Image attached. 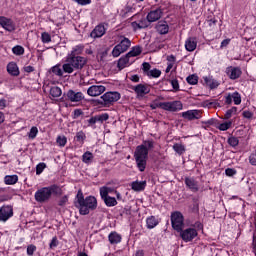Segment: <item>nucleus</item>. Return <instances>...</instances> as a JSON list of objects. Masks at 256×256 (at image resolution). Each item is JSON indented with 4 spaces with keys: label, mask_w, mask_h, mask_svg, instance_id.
<instances>
[{
    "label": "nucleus",
    "mask_w": 256,
    "mask_h": 256,
    "mask_svg": "<svg viewBox=\"0 0 256 256\" xmlns=\"http://www.w3.org/2000/svg\"><path fill=\"white\" fill-rule=\"evenodd\" d=\"M83 49H85L83 45H76L66 55L65 63L62 65L64 73L71 75L74 71H81L87 65V57L81 56Z\"/></svg>",
    "instance_id": "1"
},
{
    "label": "nucleus",
    "mask_w": 256,
    "mask_h": 256,
    "mask_svg": "<svg viewBox=\"0 0 256 256\" xmlns=\"http://www.w3.org/2000/svg\"><path fill=\"white\" fill-rule=\"evenodd\" d=\"M155 147V142L153 139L143 141V144L136 147L134 152V158L136 161V167L138 171L143 173L147 169V159L149 157V149Z\"/></svg>",
    "instance_id": "2"
},
{
    "label": "nucleus",
    "mask_w": 256,
    "mask_h": 256,
    "mask_svg": "<svg viewBox=\"0 0 256 256\" xmlns=\"http://www.w3.org/2000/svg\"><path fill=\"white\" fill-rule=\"evenodd\" d=\"M75 207L79 209L80 215H89L90 211L97 209V198L95 196H83V192L78 191L75 198Z\"/></svg>",
    "instance_id": "3"
},
{
    "label": "nucleus",
    "mask_w": 256,
    "mask_h": 256,
    "mask_svg": "<svg viewBox=\"0 0 256 256\" xmlns=\"http://www.w3.org/2000/svg\"><path fill=\"white\" fill-rule=\"evenodd\" d=\"M53 193H59V186L51 185L40 188L34 194L35 201H37V203H47V201L51 199Z\"/></svg>",
    "instance_id": "4"
},
{
    "label": "nucleus",
    "mask_w": 256,
    "mask_h": 256,
    "mask_svg": "<svg viewBox=\"0 0 256 256\" xmlns=\"http://www.w3.org/2000/svg\"><path fill=\"white\" fill-rule=\"evenodd\" d=\"M170 219L172 229H174V231H177V233L183 231V227L185 226V218L183 217V213L179 211L172 212Z\"/></svg>",
    "instance_id": "5"
},
{
    "label": "nucleus",
    "mask_w": 256,
    "mask_h": 256,
    "mask_svg": "<svg viewBox=\"0 0 256 256\" xmlns=\"http://www.w3.org/2000/svg\"><path fill=\"white\" fill-rule=\"evenodd\" d=\"M131 47V40L125 36H120V42L112 50L113 57H119L121 53H125Z\"/></svg>",
    "instance_id": "6"
},
{
    "label": "nucleus",
    "mask_w": 256,
    "mask_h": 256,
    "mask_svg": "<svg viewBox=\"0 0 256 256\" xmlns=\"http://www.w3.org/2000/svg\"><path fill=\"white\" fill-rule=\"evenodd\" d=\"M158 107L163 109L164 111H170L175 113L177 111L183 110V103L181 101H172V102H160Z\"/></svg>",
    "instance_id": "7"
},
{
    "label": "nucleus",
    "mask_w": 256,
    "mask_h": 256,
    "mask_svg": "<svg viewBox=\"0 0 256 256\" xmlns=\"http://www.w3.org/2000/svg\"><path fill=\"white\" fill-rule=\"evenodd\" d=\"M104 105H111V103H117L121 99V93L117 91L106 92L101 96Z\"/></svg>",
    "instance_id": "8"
},
{
    "label": "nucleus",
    "mask_w": 256,
    "mask_h": 256,
    "mask_svg": "<svg viewBox=\"0 0 256 256\" xmlns=\"http://www.w3.org/2000/svg\"><path fill=\"white\" fill-rule=\"evenodd\" d=\"M0 27L5 29V31H8V33H13V31L17 29L15 21L5 16H0Z\"/></svg>",
    "instance_id": "9"
},
{
    "label": "nucleus",
    "mask_w": 256,
    "mask_h": 256,
    "mask_svg": "<svg viewBox=\"0 0 256 256\" xmlns=\"http://www.w3.org/2000/svg\"><path fill=\"white\" fill-rule=\"evenodd\" d=\"M180 237L185 241V243H189L190 241H193L195 237H197L198 233L195 228H187L185 230H181Z\"/></svg>",
    "instance_id": "10"
},
{
    "label": "nucleus",
    "mask_w": 256,
    "mask_h": 256,
    "mask_svg": "<svg viewBox=\"0 0 256 256\" xmlns=\"http://www.w3.org/2000/svg\"><path fill=\"white\" fill-rule=\"evenodd\" d=\"M133 91L137 95L138 99L141 97H145V95H149L151 93V86L149 84H138L133 86Z\"/></svg>",
    "instance_id": "11"
},
{
    "label": "nucleus",
    "mask_w": 256,
    "mask_h": 256,
    "mask_svg": "<svg viewBox=\"0 0 256 256\" xmlns=\"http://www.w3.org/2000/svg\"><path fill=\"white\" fill-rule=\"evenodd\" d=\"M163 17V9L156 8L154 10H151L147 16L146 19L148 23H155L156 21H159Z\"/></svg>",
    "instance_id": "12"
},
{
    "label": "nucleus",
    "mask_w": 256,
    "mask_h": 256,
    "mask_svg": "<svg viewBox=\"0 0 256 256\" xmlns=\"http://www.w3.org/2000/svg\"><path fill=\"white\" fill-rule=\"evenodd\" d=\"M184 183H185L187 189H189V191H191L192 193H197L200 189L199 181H197L193 177H185Z\"/></svg>",
    "instance_id": "13"
},
{
    "label": "nucleus",
    "mask_w": 256,
    "mask_h": 256,
    "mask_svg": "<svg viewBox=\"0 0 256 256\" xmlns=\"http://www.w3.org/2000/svg\"><path fill=\"white\" fill-rule=\"evenodd\" d=\"M13 215V207L9 205H4L0 208V221H9Z\"/></svg>",
    "instance_id": "14"
},
{
    "label": "nucleus",
    "mask_w": 256,
    "mask_h": 256,
    "mask_svg": "<svg viewBox=\"0 0 256 256\" xmlns=\"http://www.w3.org/2000/svg\"><path fill=\"white\" fill-rule=\"evenodd\" d=\"M234 102V105H241V94L237 91L233 93H228L225 96L226 105H231Z\"/></svg>",
    "instance_id": "15"
},
{
    "label": "nucleus",
    "mask_w": 256,
    "mask_h": 256,
    "mask_svg": "<svg viewBox=\"0 0 256 256\" xmlns=\"http://www.w3.org/2000/svg\"><path fill=\"white\" fill-rule=\"evenodd\" d=\"M106 89L107 88L103 85H92L88 88L87 93L89 97H99V95H103Z\"/></svg>",
    "instance_id": "16"
},
{
    "label": "nucleus",
    "mask_w": 256,
    "mask_h": 256,
    "mask_svg": "<svg viewBox=\"0 0 256 256\" xmlns=\"http://www.w3.org/2000/svg\"><path fill=\"white\" fill-rule=\"evenodd\" d=\"M105 33H107V28H105V25L98 24L97 26H95V28L90 33V37L92 39H101V37H103V35H105Z\"/></svg>",
    "instance_id": "17"
},
{
    "label": "nucleus",
    "mask_w": 256,
    "mask_h": 256,
    "mask_svg": "<svg viewBox=\"0 0 256 256\" xmlns=\"http://www.w3.org/2000/svg\"><path fill=\"white\" fill-rule=\"evenodd\" d=\"M241 68L239 67H233L229 66L226 68V75L231 79L232 81H235V79H239L242 75Z\"/></svg>",
    "instance_id": "18"
},
{
    "label": "nucleus",
    "mask_w": 256,
    "mask_h": 256,
    "mask_svg": "<svg viewBox=\"0 0 256 256\" xmlns=\"http://www.w3.org/2000/svg\"><path fill=\"white\" fill-rule=\"evenodd\" d=\"M66 95L71 103H79L85 99V95H83L82 92H77L74 90H68Z\"/></svg>",
    "instance_id": "19"
},
{
    "label": "nucleus",
    "mask_w": 256,
    "mask_h": 256,
    "mask_svg": "<svg viewBox=\"0 0 256 256\" xmlns=\"http://www.w3.org/2000/svg\"><path fill=\"white\" fill-rule=\"evenodd\" d=\"M181 115L187 121H194V119H201V110H187L182 112Z\"/></svg>",
    "instance_id": "20"
},
{
    "label": "nucleus",
    "mask_w": 256,
    "mask_h": 256,
    "mask_svg": "<svg viewBox=\"0 0 256 256\" xmlns=\"http://www.w3.org/2000/svg\"><path fill=\"white\" fill-rule=\"evenodd\" d=\"M155 29L159 35H167V33H169V24L167 21H158Z\"/></svg>",
    "instance_id": "21"
},
{
    "label": "nucleus",
    "mask_w": 256,
    "mask_h": 256,
    "mask_svg": "<svg viewBox=\"0 0 256 256\" xmlns=\"http://www.w3.org/2000/svg\"><path fill=\"white\" fill-rule=\"evenodd\" d=\"M185 49L189 53H193L195 49H197V38L195 37H189L185 41Z\"/></svg>",
    "instance_id": "22"
},
{
    "label": "nucleus",
    "mask_w": 256,
    "mask_h": 256,
    "mask_svg": "<svg viewBox=\"0 0 256 256\" xmlns=\"http://www.w3.org/2000/svg\"><path fill=\"white\" fill-rule=\"evenodd\" d=\"M131 189L136 192L145 191L147 187V181H133L130 185Z\"/></svg>",
    "instance_id": "23"
},
{
    "label": "nucleus",
    "mask_w": 256,
    "mask_h": 256,
    "mask_svg": "<svg viewBox=\"0 0 256 256\" xmlns=\"http://www.w3.org/2000/svg\"><path fill=\"white\" fill-rule=\"evenodd\" d=\"M131 57L128 56V54L122 56L119 60H118V64L117 67L118 69H125V67H129V65H131Z\"/></svg>",
    "instance_id": "24"
},
{
    "label": "nucleus",
    "mask_w": 256,
    "mask_h": 256,
    "mask_svg": "<svg viewBox=\"0 0 256 256\" xmlns=\"http://www.w3.org/2000/svg\"><path fill=\"white\" fill-rule=\"evenodd\" d=\"M122 237L119 233H117L116 231L111 232L108 235V241L111 245H117L119 243H121Z\"/></svg>",
    "instance_id": "25"
},
{
    "label": "nucleus",
    "mask_w": 256,
    "mask_h": 256,
    "mask_svg": "<svg viewBox=\"0 0 256 256\" xmlns=\"http://www.w3.org/2000/svg\"><path fill=\"white\" fill-rule=\"evenodd\" d=\"M7 72L9 73V75H12L13 77H18L19 66H17V63H15V62L8 63Z\"/></svg>",
    "instance_id": "26"
},
{
    "label": "nucleus",
    "mask_w": 256,
    "mask_h": 256,
    "mask_svg": "<svg viewBox=\"0 0 256 256\" xmlns=\"http://www.w3.org/2000/svg\"><path fill=\"white\" fill-rule=\"evenodd\" d=\"M157 225H159V219H157L155 216H150L146 218L147 229H155Z\"/></svg>",
    "instance_id": "27"
},
{
    "label": "nucleus",
    "mask_w": 256,
    "mask_h": 256,
    "mask_svg": "<svg viewBox=\"0 0 256 256\" xmlns=\"http://www.w3.org/2000/svg\"><path fill=\"white\" fill-rule=\"evenodd\" d=\"M204 82L206 83L207 87L211 89H217V87H219V82L213 79V77H204Z\"/></svg>",
    "instance_id": "28"
},
{
    "label": "nucleus",
    "mask_w": 256,
    "mask_h": 256,
    "mask_svg": "<svg viewBox=\"0 0 256 256\" xmlns=\"http://www.w3.org/2000/svg\"><path fill=\"white\" fill-rule=\"evenodd\" d=\"M19 181V176L17 175H7L4 177L5 185H15Z\"/></svg>",
    "instance_id": "29"
},
{
    "label": "nucleus",
    "mask_w": 256,
    "mask_h": 256,
    "mask_svg": "<svg viewBox=\"0 0 256 256\" xmlns=\"http://www.w3.org/2000/svg\"><path fill=\"white\" fill-rule=\"evenodd\" d=\"M95 158V156L93 155V153L86 151L83 155H82V161L85 163V165H91V163H93V159Z\"/></svg>",
    "instance_id": "30"
},
{
    "label": "nucleus",
    "mask_w": 256,
    "mask_h": 256,
    "mask_svg": "<svg viewBox=\"0 0 256 256\" xmlns=\"http://www.w3.org/2000/svg\"><path fill=\"white\" fill-rule=\"evenodd\" d=\"M131 27L134 31H138V29H145L147 27V23L145 20H141L140 22L134 21L131 23Z\"/></svg>",
    "instance_id": "31"
},
{
    "label": "nucleus",
    "mask_w": 256,
    "mask_h": 256,
    "mask_svg": "<svg viewBox=\"0 0 256 256\" xmlns=\"http://www.w3.org/2000/svg\"><path fill=\"white\" fill-rule=\"evenodd\" d=\"M172 149L175 151V153H177L178 155H183V153H185L186 148L185 145L181 144V143H175L172 146Z\"/></svg>",
    "instance_id": "32"
},
{
    "label": "nucleus",
    "mask_w": 256,
    "mask_h": 256,
    "mask_svg": "<svg viewBox=\"0 0 256 256\" xmlns=\"http://www.w3.org/2000/svg\"><path fill=\"white\" fill-rule=\"evenodd\" d=\"M141 46L132 47L131 51L127 53L128 57H139V54L142 53Z\"/></svg>",
    "instance_id": "33"
},
{
    "label": "nucleus",
    "mask_w": 256,
    "mask_h": 256,
    "mask_svg": "<svg viewBox=\"0 0 256 256\" xmlns=\"http://www.w3.org/2000/svg\"><path fill=\"white\" fill-rule=\"evenodd\" d=\"M12 53L17 57H21V55H25V48L21 45H16L12 48Z\"/></svg>",
    "instance_id": "34"
},
{
    "label": "nucleus",
    "mask_w": 256,
    "mask_h": 256,
    "mask_svg": "<svg viewBox=\"0 0 256 256\" xmlns=\"http://www.w3.org/2000/svg\"><path fill=\"white\" fill-rule=\"evenodd\" d=\"M103 201L106 207H115L117 205V199L115 197L107 196Z\"/></svg>",
    "instance_id": "35"
},
{
    "label": "nucleus",
    "mask_w": 256,
    "mask_h": 256,
    "mask_svg": "<svg viewBox=\"0 0 256 256\" xmlns=\"http://www.w3.org/2000/svg\"><path fill=\"white\" fill-rule=\"evenodd\" d=\"M51 71L52 73H54V75H57V77H63V73H65V71H63V68H61V64L53 66L51 68Z\"/></svg>",
    "instance_id": "36"
},
{
    "label": "nucleus",
    "mask_w": 256,
    "mask_h": 256,
    "mask_svg": "<svg viewBox=\"0 0 256 256\" xmlns=\"http://www.w3.org/2000/svg\"><path fill=\"white\" fill-rule=\"evenodd\" d=\"M85 139H87L85 132L79 131L76 133L75 141H77V143H80V145H83V143H85Z\"/></svg>",
    "instance_id": "37"
},
{
    "label": "nucleus",
    "mask_w": 256,
    "mask_h": 256,
    "mask_svg": "<svg viewBox=\"0 0 256 256\" xmlns=\"http://www.w3.org/2000/svg\"><path fill=\"white\" fill-rule=\"evenodd\" d=\"M62 91H61V88L57 87V86H53L51 89H50V95L51 97H54V98H57V97H61L62 95Z\"/></svg>",
    "instance_id": "38"
},
{
    "label": "nucleus",
    "mask_w": 256,
    "mask_h": 256,
    "mask_svg": "<svg viewBox=\"0 0 256 256\" xmlns=\"http://www.w3.org/2000/svg\"><path fill=\"white\" fill-rule=\"evenodd\" d=\"M231 125H233V122L226 121L224 123L219 124L217 126V129H219V131H228V129H231Z\"/></svg>",
    "instance_id": "39"
},
{
    "label": "nucleus",
    "mask_w": 256,
    "mask_h": 256,
    "mask_svg": "<svg viewBox=\"0 0 256 256\" xmlns=\"http://www.w3.org/2000/svg\"><path fill=\"white\" fill-rule=\"evenodd\" d=\"M186 81L189 85H197V83H199V77L195 74H192L186 78Z\"/></svg>",
    "instance_id": "40"
},
{
    "label": "nucleus",
    "mask_w": 256,
    "mask_h": 256,
    "mask_svg": "<svg viewBox=\"0 0 256 256\" xmlns=\"http://www.w3.org/2000/svg\"><path fill=\"white\" fill-rule=\"evenodd\" d=\"M147 77H153L154 79H157L161 77V70L154 68L148 72Z\"/></svg>",
    "instance_id": "41"
},
{
    "label": "nucleus",
    "mask_w": 256,
    "mask_h": 256,
    "mask_svg": "<svg viewBox=\"0 0 256 256\" xmlns=\"http://www.w3.org/2000/svg\"><path fill=\"white\" fill-rule=\"evenodd\" d=\"M100 197L102 201L107 199V197H109V187L103 186L100 188Z\"/></svg>",
    "instance_id": "42"
},
{
    "label": "nucleus",
    "mask_w": 256,
    "mask_h": 256,
    "mask_svg": "<svg viewBox=\"0 0 256 256\" xmlns=\"http://www.w3.org/2000/svg\"><path fill=\"white\" fill-rule=\"evenodd\" d=\"M46 168L47 164H45V162H40L39 164H37L36 175H41V173H43V171H45Z\"/></svg>",
    "instance_id": "43"
},
{
    "label": "nucleus",
    "mask_w": 256,
    "mask_h": 256,
    "mask_svg": "<svg viewBox=\"0 0 256 256\" xmlns=\"http://www.w3.org/2000/svg\"><path fill=\"white\" fill-rule=\"evenodd\" d=\"M56 143H57V145H59V147H65V145H67V137L58 136L56 138Z\"/></svg>",
    "instance_id": "44"
},
{
    "label": "nucleus",
    "mask_w": 256,
    "mask_h": 256,
    "mask_svg": "<svg viewBox=\"0 0 256 256\" xmlns=\"http://www.w3.org/2000/svg\"><path fill=\"white\" fill-rule=\"evenodd\" d=\"M228 144L230 147H237V145H239V138L235 136L229 137Z\"/></svg>",
    "instance_id": "45"
},
{
    "label": "nucleus",
    "mask_w": 256,
    "mask_h": 256,
    "mask_svg": "<svg viewBox=\"0 0 256 256\" xmlns=\"http://www.w3.org/2000/svg\"><path fill=\"white\" fill-rule=\"evenodd\" d=\"M42 43H51V34L48 32H43L41 34Z\"/></svg>",
    "instance_id": "46"
},
{
    "label": "nucleus",
    "mask_w": 256,
    "mask_h": 256,
    "mask_svg": "<svg viewBox=\"0 0 256 256\" xmlns=\"http://www.w3.org/2000/svg\"><path fill=\"white\" fill-rule=\"evenodd\" d=\"M38 133H39V129L37 127L33 126L28 133L29 139H35V137H37Z\"/></svg>",
    "instance_id": "47"
},
{
    "label": "nucleus",
    "mask_w": 256,
    "mask_h": 256,
    "mask_svg": "<svg viewBox=\"0 0 256 256\" xmlns=\"http://www.w3.org/2000/svg\"><path fill=\"white\" fill-rule=\"evenodd\" d=\"M96 119H97L98 123H104V121L109 120V114L103 113L100 115H96Z\"/></svg>",
    "instance_id": "48"
},
{
    "label": "nucleus",
    "mask_w": 256,
    "mask_h": 256,
    "mask_svg": "<svg viewBox=\"0 0 256 256\" xmlns=\"http://www.w3.org/2000/svg\"><path fill=\"white\" fill-rule=\"evenodd\" d=\"M35 251H37V246L33 244L27 246L26 253L28 256H33L35 254Z\"/></svg>",
    "instance_id": "49"
},
{
    "label": "nucleus",
    "mask_w": 256,
    "mask_h": 256,
    "mask_svg": "<svg viewBox=\"0 0 256 256\" xmlns=\"http://www.w3.org/2000/svg\"><path fill=\"white\" fill-rule=\"evenodd\" d=\"M142 71L144 72V75H148L151 71V64H149V62H144L142 64Z\"/></svg>",
    "instance_id": "50"
},
{
    "label": "nucleus",
    "mask_w": 256,
    "mask_h": 256,
    "mask_svg": "<svg viewBox=\"0 0 256 256\" xmlns=\"http://www.w3.org/2000/svg\"><path fill=\"white\" fill-rule=\"evenodd\" d=\"M217 105H219V102L217 101V100H215V101H209V100H205L203 103H202V106H204V107H215V106H217Z\"/></svg>",
    "instance_id": "51"
},
{
    "label": "nucleus",
    "mask_w": 256,
    "mask_h": 256,
    "mask_svg": "<svg viewBox=\"0 0 256 256\" xmlns=\"http://www.w3.org/2000/svg\"><path fill=\"white\" fill-rule=\"evenodd\" d=\"M233 113H237V107H232L231 109L227 110L225 113V118L231 119V117H233Z\"/></svg>",
    "instance_id": "52"
},
{
    "label": "nucleus",
    "mask_w": 256,
    "mask_h": 256,
    "mask_svg": "<svg viewBox=\"0 0 256 256\" xmlns=\"http://www.w3.org/2000/svg\"><path fill=\"white\" fill-rule=\"evenodd\" d=\"M225 175L227 177H233L234 175H237V170H235V168H227L225 170Z\"/></svg>",
    "instance_id": "53"
},
{
    "label": "nucleus",
    "mask_w": 256,
    "mask_h": 256,
    "mask_svg": "<svg viewBox=\"0 0 256 256\" xmlns=\"http://www.w3.org/2000/svg\"><path fill=\"white\" fill-rule=\"evenodd\" d=\"M59 245V240L57 239V236H54L49 244L50 249H55Z\"/></svg>",
    "instance_id": "54"
},
{
    "label": "nucleus",
    "mask_w": 256,
    "mask_h": 256,
    "mask_svg": "<svg viewBox=\"0 0 256 256\" xmlns=\"http://www.w3.org/2000/svg\"><path fill=\"white\" fill-rule=\"evenodd\" d=\"M134 9L133 7L126 5L124 9L121 10L122 15H127V13H133Z\"/></svg>",
    "instance_id": "55"
},
{
    "label": "nucleus",
    "mask_w": 256,
    "mask_h": 256,
    "mask_svg": "<svg viewBox=\"0 0 256 256\" xmlns=\"http://www.w3.org/2000/svg\"><path fill=\"white\" fill-rule=\"evenodd\" d=\"M172 88L174 91H179V80L178 79H172L170 81Z\"/></svg>",
    "instance_id": "56"
},
{
    "label": "nucleus",
    "mask_w": 256,
    "mask_h": 256,
    "mask_svg": "<svg viewBox=\"0 0 256 256\" xmlns=\"http://www.w3.org/2000/svg\"><path fill=\"white\" fill-rule=\"evenodd\" d=\"M68 201H69V198L67 196H63L62 198H60L58 205L60 207H65V205H67Z\"/></svg>",
    "instance_id": "57"
},
{
    "label": "nucleus",
    "mask_w": 256,
    "mask_h": 256,
    "mask_svg": "<svg viewBox=\"0 0 256 256\" xmlns=\"http://www.w3.org/2000/svg\"><path fill=\"white\" fill-rule=\"evenodd\" d=\"M242 116L244 119H253V112L249 110L243 111Z\"/></svg>",
    "instance_id": "58"
},
{
    "label": "nucleus",
    "mask_w": 256,
    "mask_h": 256,
    "mask_svg": "<svg viewBox=\"0 0 256 256\" xmlns=\"http://www.w3.org/2000/svg\"><path fill=\"white\" fill-rule=\"evenodd\" d=\"M75 3H77L78 5H91V0H73Z\"/></svg>",
    "instance_id": "59"
},
{
    "label": "nucleus",
    "mask_w": 256,
    "mask_h": 256,
    "mask_svg": "<svg viewBox=\"0 0 256 256\" xmlns=\"http://www.w3.org/2000/svg\"><path fill=\"white\" fill-rule=\"evenodd\" d=\"M249 163L256 167V153H252L249 156Z\"/></svg>",
    "instance_id": "60"
},
{
    "label": "nucleus",
    "mask_w": 256,
    "mask_h": 256,
    "mask_svg": "<svg viewBox=\"0 0 256 256\" xmlns=\"http://www.w3.org/2000/svg\"><path fill=\"white\" fill-rule=\"evenodd\" d=\"M95 123H98L97 116H93L88 120V127H92V125H95Z\"/></svg>",
    "instance_id": "61"
},
{
    "label": "nucleus",
    "mask_w": 256,
    "mask_h": 256,
    "mask_svg": "<svg viewBox=\"0 0 256 256\" xmlns=\"http://www.w3.org/2000/svg\"><path fill=\"white\" fill-rule=\"evenodd\" d=\"M252 253L254 256H256V235H253V240H252Z\"/></svg>",
    "instance_id": "62"
},
{
    "label": "nucleus",
    "mask_w": 256,
    "mask_h": 256,
    "mask_svg": "<svg viewBox=\"0 0 256 256\" xmlns=\"http://www.w3.org/2000/svg\"><path fill=\"white\" fill-rule=\"evenodd\" d=\"M81 115H83V111L81 109L74 110V119L81 117Z\"/></svg>",
    "instance_id": "63"
},
{
    "label": "nucleus",
    "mask_w": 256,
    "mask_h": 256,
    "mask_svg": "<svg viewBox=\"0 0 256 256\" xmlns=\"http://www.w3.org/2000/svg\"><path fill=\"white\" fill-rule=\"evenodd\" d=\"M24 71L25 73H33V71H35V68L33 66H25Z\"/></svg>",
    "instance_id": "64"
}]
</instances>
